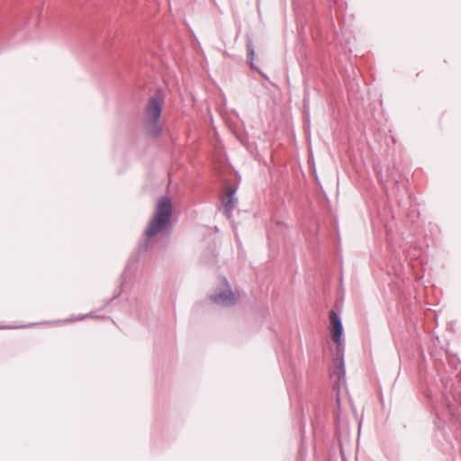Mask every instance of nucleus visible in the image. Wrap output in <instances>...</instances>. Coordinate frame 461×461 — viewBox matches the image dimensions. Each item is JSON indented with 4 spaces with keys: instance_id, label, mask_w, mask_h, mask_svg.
<instances>
[{
    "instance_id": "1",
    "label": "nucleus",
    "mask_w": 461,
    "mask_h": 461,
    "mask_svg": "<svg viewBox=\"0 0 461 461\" xmlns=\"http://www.w3.org/2000/svg\"><path fill=\"white\" fill-rule=\"evenodd\" d=\"M172 217V203L167 196L159 198L153 218L150 220L145 232V239L138 246V254L148 251L149 240L169 224Z\"/></svg>"
},
{
    "instance_id": "2",
    "label": "nucleus",
    "mask_w": 461,
    "mask_h": 461,
    "mask_svg": "<svg viewBox=\"0 0 461 461\" xmlns=\"http://www.w3.org/2000/svg\"><path fill=\"white\" fill-rule=\"evenodd\" d=\"M163 100L162 95L158 92L154 96L149 99L145 108L142 121L143 128L147 134L153 138H158L162 133L159 119L162 113Z\"/></svg>"
},
{
    "instance_id": "3",
    "label": "nucleus",
    "mask_w": 461,
    "mask_h": 461,
    "mask_svg": "<svg viewBox=\"0 0 461 461\" xmlns=\"http://www.w3.org/2000/svg\"><path fill=\"white\" fill-rule=\"evenodd\" d=\"M222 280L226 287L219 292L216 291L211 296V299L212 302L220 305L233 306L237 303L238 295L231 291L230 286L226 278H222Z\"/></svg>"
},
{
    "instance_id": "4",
    "label": "nucleus",
    "mask_w": 461,
    "mask_h": 461,
    "mask_svg": "<svg viewBox=\"0 0 461 461\" xmlns=\"http://www.w3.org/2000/svg\"><path fill=\"white\" fill-rule=\"evenodd\" d=\"M330 322L332 324V339L334 342L339 343L343 333V325L340 317L331 311L330 313Z\"/></svg>"
},
{
    "instance_id": "5",
    "label": "nucleus",
    "mask_w": 461,
    "mask_h": 461,
    "mask_svg": "<svg viewBox=\"0 0 461 461\" xmlns=\"http://www.w3.org/2000/svg\"><path fill=\"white\" fill-rule=\"evenodd\" d=\"M228 198L226 200L222 201L223 205V212L227 218H230L232 214V211L234 210L235 206L238 204V200L235 197V190L229 188L228 192Z\"/></svg>"
},
{
    "instance_id": "6",
    "label": "nucleus",
    "mask_w": 461,
    "mask_h": 461,
    "mask_svg": "<svg viewBox=\"0 0 461 461\" xmlns=\"http://www.w3.org/2000/svg\"><path fill=\"white\" fill-rule=\"evenodd\" d=\"M247 50H248V60L250 64V67L253 68L254 67L253 59H254V55H255V50H254V46H253V42H252L251 39H248V41H247Z\"/></svg>"
},
{
    "instance_id": "7",
    "label": "nucleus",
    "mask_w": 461,
    "mask_h": 461,
    "mask_svg": "<svg viewBox=\"0 0 461 461\" xmlns=\"http://www.w3.org/2000/svg\"><path fill=\"white\" fill-rule=\"evenodd\" d=\"M340 364H341L342 368H344V361H343V359L341 360V363H340ZM344 371H345V369H343V372H344Z\"/></svg>"
},
{
    "instance_id": "8",
    "label": "nucleus",
    "mask_w": 461,
    "mask_h": 461,
    "mask_svg": "<svg viewBox=\"0 0 461 461\" xmlns=\"http://www.w3.org/2000/svg\"><path fill=\"white\" fill-rule=\"evenodd\" d=\"M87 316H84V317H81V318H78L77 320H84L85 318H86Z\"/></svg>"
}]
</instances>
